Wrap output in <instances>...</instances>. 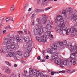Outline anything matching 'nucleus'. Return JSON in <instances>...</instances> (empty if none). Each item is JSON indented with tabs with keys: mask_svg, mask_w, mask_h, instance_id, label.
Listing matches in <instances>:
<instances>
[{
	"mask_svg": "<svg viewBox=\"0 0 77 77\" xmlns=\"http://www.w3.org/2000/svg\"><path fill=\"white\" fill-rule=\"evenodd\" d=\"M76 63H77V62L76 61H74L73 62V65H75Z\"/></svg>",
	"mask_w": 77,
	"mask_h": 77,
	"instance_id": "obj_63",
	"label": "nucleus"
},
{
	"mask_svg": "<svg viewBox=\"0 0 77 77\" xmlns=\"http://www.w3.org/2000/svg\"><path fill=\"white\" fill-rule=\"evenodd\" d=\"M36 21L39 24H42V22H41V21L40 18H38L36 20Z\"/></svg>",
	"mask_w": 77,
	"mask_h": 77,
	"instance_id": "obj_21",
	"label": "nucleus"
},
{
	"mask_svg": "<svg viewBox=\"0 0 77 77\" xmlns=\"http://www.w3.org/2000/svg\"><path fill=\"white\" fill-rule=\"evenodd\" d=\"M61 64L64 65H68V60H66L63 61V63L62 62Z\"/></svg>",
	"mask_w": 77,
	"mask_h": 77,
	"instance_id": "obj_19",
	"label": "nucleus"
},
{
	"mask_svg": "<svg viewBox=\"0 0 77 77\" xmlns=\"http://www.w3.org/2000/svg\"><path fill=\"white\" fill-rule=\"evenodd\" d=\"M75 36V35L74 34H71V36H72V37H74Z\"/></svg>",
	"mask_w": 77,
	"mask_h": 77,
	"instance_id": "obj_59",
	"label": "nucleus"
},
{
	"mask_svg": "<svg viewBox=\"0 0 77 77\" xmlns=\"http://www.w3.org/2000/svg\"><path fill=\"white\" fill-rule=\"evenodd\" d=\"M57 54H54L52 55V60H57Z\"/></svg>",
	"mask_w": 77,
	"mask_h": 77,
	"instance_id": "obj_16",
	"label": "nucleus"
},
{
	"mask_svg": "<svg viewBox=\"0 0 77 77\" xmlns=\"http://www.w3.org/2000/svg\"><path fill=\"white\" fill-rule=\"evenodd\" d=\"M11 53V57H14L15 56H17V53L16 52H10Z\"/></svg>",
	"mask_w": 77,
	"mask_h": 77,
	"instance_id": "obj_17",
	"label": "nucleus"
},
{
	"mask_svg": "<svg viewBox=\"0 0 77 77\" xmlns=\"http://www.w3.org/2000/svg\"><path fill=\"white\" fill-rule=\"evenodd\" d=\"M59 44L61 46H63V45H64L63 42L62 41H60L59 42Z\"/></svg>",
	"mask_w": 77,
	"mask_h": 77,
	"instance_id": "obj_30",
	"label": "nucleus"
},
{
	"mask_svg": "<svg viewBox=\"0 0 77 77\" xmlns=\"http://www.w3.org/2000/svg\"><path fill=\"white\" fill-rule=\"evenodd\" d=\"M14 8H15V5H12L10 8L11 11H13L14 10Z\"/></svg>",
	"mask_w": 77,
	"mask_h": 77,
	"instance_id": "obj_23",
	"label": "nucleus"
},
{
	"mask_svg": "<svg viewBox=\"0 0 77 77\" xmlns=\"http://www.w3.org/2000/svg\"><path fill=\"white\" fill-rule=\"evenodd\" d=\"M17 54L19 56H21L22 55V52H21L18 51L17 52Z\"/></svg>",
	"mask_w": 77,
	"mask_h": 77,
	"instance_id": "obj_33",
	"label": "nucleus"
},
{
	"mask_svg": "<svg viewBox=\"0 0 77 77\" xmlns=\"http://www.w3.org/2000/svg\"><path fill=\"white\" fill-rule=\"evenodd\" d=\"M63 42V45H66V43L67 42L66 41V40H65Z\"/></svg>",
	"mask_w": 77,
	"mask_h": 77,
	"instance_id": "obj_38",
	"label": "nucleus"
},
{
	"mask_svg": "<svg viewBox=\"0 0 77 77\" xmlns=\"http://www.w3.org/2000/svg\"><path fill=\"white\" fill-rule=\"evenodd\" d=\"M75 71V69H74L73 70H72V71H71V73H73V72H74Z\"/></svg>",
	"mask_w": 77,
	"mask_h": 77,
	"instance_id": "obj_46",
	"label": "nucleus"
},
{
	"mask_svg": "<svg viewBox=\"0 0 77 77\" xmlns=\"http://www.w3.org/2000/svg\"><path fill=\"white\" fill-rule=\"evenodd\" d=\"M16 38L17 40V42H19V41H23V39H21V38L20 37L19 35L17 36Z\"/></svg>",
	"mask_w": 77,
	"mask_h": 77,
	"instance_id": "obj_18",
	"label": "nucleus"
},
{
	"mask_svg": "<svg viewBox=\"0 0 77 77\" xmlns=\"http://www.w3.org/2000/svg\"><path fill=\"white\" fill-rule=\"evenodd\" d=\"M72 56H73V55L72 54L70 56L71 59L69 60V61L70 62H72V60L74 59V57H72Z\"/></svg>",
	"mask_w": 77,
	"mask_h": 77,
	"instance_id": "obj_29",
	"label": "nucleus"
},
{
	"mask_svg": "<svg viewBox=\"0 0 77 77\" xmlns=\"http://www.w3.org/2000/svg\"><path fill=\"white\" fill-rule=\"evenodd\" d=\"M6 22L9 21H13L14 20H13V19H11L9 17H7L6 19Z\"/></svg>",
	"mask_w": 77,
	"mask_h": 77,
	"instance_id": "obj_22",
	"label": "nucleus"
},
{
	"mask_svg": "<svg viewBox=\"0 0 77 77\" xmlns=\"http://www.w3.org/2000/svg\"><path fill=\"white\" fill-rule=\"evenodd\" d=\"M35 12H40V9H38L37 10H35Z\"/></svg>",
	"mask_w": 77,
	"mask_h": 77,
	"instance_id": "obj_41",
	"label": "nucleus"
},
{
	"mask_svg": "<svg viewBox=\"0 0 77 77\" xmlns=\"http://www.w3.org/2000/svg\"><path fill=\"white\" fill-rule=\"evenodd\" d=\"M14 57V58L15 59H18V58H17V57H16V56H15L14 57Z\"/></svg>",
	"mask_w": 77,
	"mask_h": 77,
	"instance_id": "obj_61",
	"label": "nucleus"
},
{
	"mask_svg": "<svg viewBox=\"0 0 77 77\" xmlns=\"http://www.w3.org/2000/svg\"><path fill=\"white\" fill-rule=\"evenodd\" d=\"M70 30V32H71V33H74V31L75 32H77V28H71L70 29H69Z\"/></svg>",
	"mask_w": 77,
	"mask_h": 77,
	"instance_id": "obj_9",
	"label": "nucleus"
},
{
	"mask_svg": "<svg viewBox=\"0 0 77 77\" xmlns=\"http://www.w3.org/2000/svg\"><path fill=\"white\" fill-rule=\"evenodd\" d=\"M18 33H19V34H20V33H23V31H18Z\"/></svg>",
	"mask_w": 77,
	"mask_h": 77,
	"instance_id": "obj_49",
	"label": "nucleus"
},
{
	"mask_svg": "<svg viewBox=\"0 0 77 77\" xmlns=\"http://www.w3.org/2000/svg\"><path fill=\"white\" fill-rule=\"evenodd\" d=\"M11 53L10 52V53H9L8 54H6V57H11Z\"/></svg>",
	"mask_w": 77,
	"mask_h": 77,
	"instance_id": "obj_31",
	"label": "nucleus"
},
{
	"mask_svg": "<svg viewBox=\"0 0 77 77\" xmlns=\"http://www.w3.org/2000/svg\"><path fill=\"white\" fill-rule=\"evenodd\" d=\"M24 33H25L27 34V30L26 29H24Z\"/></svg>",
	"mask_w": 77,
	"mask_h": 77,
	"instance_id": "obj_56",
	"label": "nucleus"
},
{
	"mask_svg": "<svg viewBox=\"0 0 77 77\" xmlns=\"http://www.w3.org/2000/svg\"><path fill=\"white\" fill-rule=\"evenodd\" d=\"M65 23L63 21L60 22V24L59 25V26H60L61 28V29L60 30V35H62L63 34V31L65 30Z\"/></svg>",
	"mask_w": 77,
	"mask_h": 77,
	"instance_id": "obj_3",
	"label": "nucleus"
},
{
	"mask_svg": "<svg viewBox=\"0 0 77 77\" xmlns=\"http://www.w3.org/2000/svg\"><path fill=\"white\" fill-rule=\"evenodd\" d=\"M2 53H7L8 51H7V48L5 46H3L2 48Z\"/></svg>",
	"mask_w": 77,
	"mask_h": 77,
	"instance_id": "obj_13",
	"label": "nucleus"
},
{
	"mask_svg": "<svg viewBox=\"0 0 77 77\" xmlns=\"http://www.w3.org/2000/svg\"><path fill=\"white\" fill-rule=\"evenodd\" d=\"M48 51L51 54H52L54 53H55V54H57L58 53H57V49H50V48H49L48 49Z\"/></svg>",
	"mask_w": 77,
	"mask_h": 77,
	"instance_id": "obj_5",
	"label": "nucleus"
},
{
	"mask_svg": "<svg viewBox=\"0 0 77 77\" xmlns=\"http://www.w3.org/2000/svg\"><path fill=\"white\" fill-rule=\"evenodd\" d=\"M41 0H38L37 1V3L38 4H39V3H41Z\"/></svg>",
	"mask_w": 77,
	"mask_h": 77,
	"instance_id": "obj_48",
	"label": "nucleus"
},
{
	"mask_svg": "<svg viewBox=\"0 0 77 77\" xmlns=\"http://www.w3.org/2000/svg\"><path fill=\"white\" fill-rule=\"evenodd\" d=\"M44 10L43 9H42V10H41L40 9V12H44Z\"/></svg>",
	"mask_w": 77,
	"mask_h": 77,
	"instance_id": "obj_62",
	"label": "nucleus"
},
{
	"mask_svg": "<svg viewBox=\"0 0 77 77\" xmlns=\"http://www.w3.org/2000/svg\"><path fill=\"white\" fill-rule=\"evenodd\" d=\"M42 17L44 18H46V17L47 16H46V15H43Z\"/></svg>",
	"mask_w": 77,
	"mask_h": 77,
	"instance_id": "obj_51",
	"label": "nucleus"
},
{
	"mask_svg": "<svg viewBox=\"0 0 77 77\" xmlns=\"http://www.w3.org/2000/svg\"><path fill=\"white\" fill-rule=\"evenodd\" d=\"M7 67H3L2 68V69L3 70H4V69H5L6 70V68H7Z\"/></svg>",
	"mask_w": 77,
	"mask_h": 77,
	"instance_id": "obj_44",
	"label": "nucleus"
},
{
	"mask_svg": "<svg viewBox=\"0 0 77 77\" xmlns=\"http://www.w3.org/2000/svg\"><path fill=\"white\" fill-rule=\"evenodd\" d=\"M51 38H53V35H51V37L50 38V39H51Z\"/></svg>",
	"mask_w": 77,
	"mask_h": 77,
	"instance_id": "obj_60",
	"label": "nucleus"
},
{
	"mask_svg": "<svg viewBox=\"0 0 77 77\" xmlns=\"http://www.w3.org/2000/svg\"><path fill=\"white\" fill-rule=\"evenodd\" d=\"M60 29H57L56 30V31L58 33V32H59V31H60Z\"/></svg>",
	"mask_w": 77,
	"mask_h": 77,
	"instance_id": "obj_52",
	"label": "nucleus"
},
{
	"mask_svg": "<svg viewBox=\"0 0 77 77\" xmlns=\"http://www.w3.org/2000/svg\"><path fill=\"white\" fill-rule=\"evenodd\" d=\"M36 39L37 41H39L40 42L41 41L40 38L38 37H36Z\"/></svg>",
	"mask_w": 77,
	"mask_h": 77,
	"instance_id": "obj_35",
	"label": "nucleus"
},
{
	"mask_svg": "<svg viewBox=\"0 0 77 77\" xmlns=\"http://www.w3.org/2000/svg\"><path fill=\"white\" fill-rule=\"evenodd\" d=\"M28 33L29 35V36H31V33H30V32L29 31H28Z\"/></svg>",
	"mask_w": 77,
	"mask_h": 77,
	"instance_id": "obj_54",
	"label": "nucleus"
},
{
	"mask_svg": "<svg viewBox=\"0 0 77 77\" xmlns=\"http://www.w3.org/2000/svg\"><path fill=\"white\" fill-rule=\"evenodd\" d=\"M39 71H37L35 69L29 71V75H33L36 74V76L38 77L39 75Z\"/></svg>",
	"mask_w": 77,
	"mask_h": 77,
	"instance_id": "obj_4",
	"label": "nucleus"
},
{
	"mask_svg": "<svg viewBox=\"0 0 77 77\" xmlns=\"http://www.w3.org/2000/svg\"><path fill=\"white\" fill-rule=\"evenodd\" d=\"M51 8H52L51 7H48L45 9V11H47V10H48V9H51Z\"/></svg>",
	"mask_w": 77,
	"mask_h": 77,
	"instance_id": "obj_43",
	"label": "nucleus"
},
{
	"mask_svg": "<svg viewBox=\"0 0 77 77\" xmlns=\"http://www.w3.org/2000/svg\"><path fill=\"white\" fill-rule=\"evenodd\" d=\"M48 21H49V23H50V24H52V23H53V22H52V21H50V20H48Z\"/></svg>",
	"mask_w": 77,
	"mask_h": 77,
	"instance_id": "obj_50",
	"label": "nucleus"
},
{
	"mask_svg": "<svg viewBox=\"0 0 77 77\" xmlns=\"http://www.w3.org/2000/svg\"><path fill=\"white\" fill-rule=\"evenodd\" d=\"M6 30H4L3 31V34H5V33H6Z\"/></svg>",
	"mask_w": 77,
	"mask_h": 77,
	"instance_id": "obj_53",
	"label": "nucleus"
},
{
	"mask_svg": "<svg viewBox=\"0 0 77 77\" xmlns=\"http://www.w3.org/2000/svg\"><path fill=\"white\" fill-rule=\"evenodd\" d=\"M31 50L32 48H31V47L30 46H29L26 48L25 50L28 53H30Z\"/></svg>",
	"mask_w": 77,
	"mask_h": 77,
	"instance_id": "obj_15",
	"label": "nucleus"
},
{
	"mask_svg": "<svg viewBox=\"0 0 77 77\" xmlns=\"http://www.w3.org/2000/svg\"><path fill=\"white\" fill-rule=\"evenodd\" d=\"M66 10L67 12H69V14H70V15L72 14V13H73V11L72 10H71V8L68 7L66 9Z\"/></svg>",
	"mask_w": 77,
	"mask_h": 77,
	"instance_id": "obj_11",
	"label": "nucleus"
},
{
	"mask_svg": "<svg viewBox=\"0 0 77 77\" xmlns=\"http://www.w3.org/2000/svg\"><path fill=\"white\" fill-rule=\"evenodd\" d=\"M57 73L56 72H51V74L52 75H54V74H56Z\"/></svg>",
	"mask_w": 77,
	"mask_h": 77,
	"instance_id": "obj_42",
	"label": "nucleus"
},
{
	"mask_svg": "<svg viewBox=\"0 0 77 77\" xmlns=\"http://www.w3.org/2000/svg\"><path fill=\"white\" fill-rule=\"evenodd\" d=\"M62 65H63V64H60V66L61 68H63L64 67V66Z\"/></svg>",
	"mask_w": 77,
	"mask_h": 77,
	"instance_id": "obj_55",
	"label": "nucleus"
},
{
	"mask_svg": "<svg viewBox=\"0 0 77 77\" xmlns=\"http://www.w3.org/2000/svg\"><path fill=\"white\" fill-rule=\"evenodd\" d=\"M21 62L22 63H25V62H24V60H22L21 61Z\"/></svg>",
	"mask_w": 77,
	"mask_h": 77,
	"instance_id": "obj_57",
	"label": "nucleus"
},
{
	"mask_svg": "<svg viewBox=\"0 0 77 77\" xmlns=\"http://www.w3.org/2000/svg\"><path fill=\"white\" fill-rule=\"evenodd\" d=\"M20 73H19L18 74V77H20Z\"/></svg>",
	"mask_w": 77,
	"mask_h": 77,
	"instance_id": "obj_64",
	"label": "nucleus"
},
{
	"mask_svg": "<svg viewBox=\"0 0 77 77\" xmlns=\"http://www.w3.org/2000/svg\"><path fill=\"white\" fill-rule=\"evenodd\" d=\"M11 75H12L13 77H16V76H17L16 74L14 72Z\"/></svg>",
	"mask_w": 77,
	"mask_h": 77,
	"instance_id": "obj_36",
	"label": "nucleus"
},
{
	"mask_svg": "<svg viewBox=\"0 0 77 77\" xmlns=\"http://www.w3.org/2000/svg\"><path fill=\"white\" fill-rule=\"evenodd\" d=\"M5 72L7 74H9L11 73V70L9 68L7 67L5 70Z\"/></svg>",
	"mask_w": 77,
	"mask_h": 77,
	"instance_id": "obj_14",
	"label": "nucleus"
},
{
	"mask_svg": "<svg viewBox=\"0 0 77 77\" xmlns=\"http://www.w3.org/2000/svg\"><path fill=\"white\" fill-rule=\"evenodd\" d=\"M72 42H70L69 43V46H72Z\"/></svg>",
	"mask_w": 77,
	"mask_h": 77,
	"instance_id": "obj_40",
	"label": "nucleus"
},
{
	"mask_svg": "<svg viewBox=\"0 0 77 77\" xmlns=\"http://www.w3.org/2000/svg\"><path fill=\"white\" fill-rule=\"evenodd\" d=\"M72 54L74 57L76 56V57H77V50L76 51L75 53H72Z\"/></svg>",
	"mask_w": 77,
	"mask_h": 77,
	"instance_id": "obj_27",
	"label": "nucleus"
},
{
	"mask_svg": "<svg viewBox=\"0 0 77 77\" xmlns=\"http://www.w3.org/2000/svg\"><path fill=\"white\" fill-rule=\"evenodd\" d=\"M37 58L38 60H40L41 59V57L39 56H38Z\"/></svg>",
	"mask_w": 77,
	"mask_h": 77,
	"instance_id": "obj_47",
	"label": "nucleus"
},
{
	"mask_svg": "<svg viewBox=\"0 0 77 77\" xmlns=\"http://www.w3.org/2000/svg\"><path fill=\"white\" fill-rule=\"evenodd\" d=\"M47 19H45V20H42L41 21V22H42V23H43V24H45V23H47Z\"/></svg>",
	"mask_w": 77,
	"mask_h": 77,
	"instance_id": "obj_26",
	"label": "nucleus"
},
{
	"mask_svg": "<svg viewBox=\"0 0 77 77\" xmlns=\"http://www.w3.org/2000/svg\"><path fill=\"white\" fill-rule=\"evenodd\" d=\"M35 14H33L31 17V20L33 19V18H34V17H35Z\"/></svg>",
	"mask_w": 77,
	"mask_h": 77,
	"instance_id": "obj_37",
	"label": "nucleus"
},
{
	"mask_svg": "<svg viewBox=\"0 0 77 77\" xmlns=\"http://www.w3.org/2000/svg\"><path fill=\"white\" fill-rule=\"evenodd\" d=\"M55 63L57 65H61L62 64V62H61V59L57 58V60H55Z\"/></svg>",
	"mask_w": 77,
	"mask_h": 77,
	"instance_id": "obj_7",
	"label": "nucleus"
},
{
	"mask_svg": "<svg viewBox=\"0 0 77 77\" xmlns=\"http://www.w3.org/2000/svg\"><path fill=\"white\" fill-rule=\"evenodd\" d=\"M38 28L37 29H35L34 34L35 35H41V34L42 33V31H41V29L43 32H47V29H49L50 30H51L52 29V26L49 24H48L46 28H44L43 25L41 24L38 25Z\"/></svg>",
	"mask_w": 77,
	"mask_h": 77,
	"instance_id": "obj_2",
	"label": "nucleus"
},
{
	"mask_svg": "<svg viewBox=\"0 0 77 77\" xmlns=\"http://www.w3.org/2000/svg\"><path fill=\"white\" fill-rule=\"evenodd\" d=\"M70 50L71 52H72V51H75V47L74 46H71L70 48Z\"/></svg>",
	"mask_w": 77,
	"mask_h": 77,
	"instance_id": "obj_24",
	"label": "nucleus"
},
{
	"mask_svg": "<svg viewBox=\"0 0 77 77\" xmlns=\"http://www.w3.org/2000/svg\"><path fill=\"white\" fill-rule=\"evenodd\" d=\"M5 63L6 64H7V65H8V66H11V64L8 61H5Z\"/></svg>",
	"mask_w": 77,
	"mask_h": 77,
	"instance_id": "obj_32",
	"label": "nucleus"
},
{
	"mask_svg": "<svg viewBox=\"0 0 77 77\" xmlns=\"http://www.w3.org/2000/svg\"><path fill=\"white\" fill-rule=\"evenodd\" d=\"M41 41L42 42H47V39H46V37L45 38L44 36L41 37Z\"/></svg>",
	"mask_w": 77,
	"mask_h": 77,
	"instance_id": "obj_10",
	"label": "nucleus"
},
{
	"mask_svg": "<svg viewBox=\"0 0 77 77\" xmlns=\"http://www.w3.org/2000/svg\"><path fill=\"white\" fill-rule=\"evenodd\" d=\"M39 76L40 75V77H44V74L42 73V71H39Z\"/></svg>",
	"mask_w": 77,
	"mask_h": 77,
	"instance_id": "obj_20",
	"label": "nucleus"
},
{
	"mask_svg": "<svg viewBox=\"0 0 77 77\" xmlns=\"http://www.w3.org/2000/svg\"><path fill=\"white\" fill-rule=\"evenodd\" d=\"M49 57V56L48 55H47L46 56V58L47 59H48Z\"/></svg>",
	"mask_w": 77,
	"mask_h": 77,
	"instance_id": "obj_58",
	"label": "nucleus"
},
{
	"mask_svg": "<svg viewBox=\"0 0 77 77\" xmlns=\"http://www.w3.org/2000/svg\"><path fill=\"white\" fill-rule=\"evenodd\" d=\"M24 40L27 43H28V42H30V41H32V39L30 38H29V37H26L24 38Z\"/></svg>",
	"mask_w": 77,
	"mask_h": 77,
	"instance_id": "obj_8",
	"label": "nucleus"
},
{
	"mask_svg": "<svg viewBox=\"0 0 77 77\" xmlns=\"http://www.w3.org/2000/svg\"><path fill=\"white\" fill-rule=\"evenodd\" d=\"M57 73H65V71L63 70L62 71H59L57 72Z\"/></svg>",
	"mask_w": 77,
	"mask_h": 77,
	"instance_id": "obj_34",
	"label": "nucleus"
},
{
	"mask_svg": "<svg viewBox=\"0 0 77 77\" xmlns=\"http://www.w3.org/2000/svg\"><path fill=\"white\" fill-rule=\"evenodd\" d=\"M29 53L27 52H25L24 54V57H28L29 56Z\"/></svg>",
	"mask_w": 77,
	"mask_h": 77,
	"instance_id": "obj_25",
	"label": "nucleus"
},
{
	"mask_svg": "<svg viewBox=\"0 0 77 77\" xmlns=\"http://www.w3.org/2000/svg\"><path fill=\"white\" fill-rule=\"evenodd\" d=\"M51 48L52 49H56L57 48V44L56 43H54L51 45Z\"/></svg>",
	"mask_w": 77,
	"mask_h": 77,
	"instance_id": "obj_12",
	"label": "nucleus"
},
{
	"mask_svg": "<svg viewBox=\"0 0 77 77\" xmlns=\"http://www.w3.org/2000/svg\"><path fill=\"white\" fill-rule=\"evenodd\" d=\"M5 29L6 30H8V29H11V28L10 27V26H8L5 27Z\"/></svg>",
	"mask_w": 77,
	"mask_h": 77,
	"instance_id": "obj_28",
	"label": "nucleus"
},
{
	"mask_svg": "<svg viewBox=\"0 0 77 77\" xmlns=\"http://www.w3.org/2000/svg\"><path fill=\"white\" fill-rule=\"evenodd\" d=\"M66 13V10H64L62 11L63 14H65Z\"/></svg>",
	"mask_w": 77,
	"mask_h": 77,
	"instance_id": "obj_45",
	"label": "nucleus"
},
{
	"mask_svg": "<svg viewBox=\"0 0 77 77\" xmlns=\"http://www.w3.org/2000/svg\"><path fill=\"white\" fill-rule=\"evenodd\" d=\"M15 41V38L14 37H10L9 39L6 38L4 41V44L6 46L7 49L10 48L14 49L18 48V46L14 43Z\"/></svg>",
	"mask_w": 77,
	"mask_h": 77,
	"instance_id": "obj_1",
	"label": "nucleus"
},
{
	"mask_svg": "<svg viewBox=\"0 0 77 77\" xmlns=\"http://www.w3.org/2000/svg\"><path fill=\"white\" fill-rule=\"evenodd\" d=\"M28 8V5H26L24 7V10L25 11V10H26V9H27Z\"/></svg>",
	"mask_w": 77,
	"mask_h": 77,
	"instance_id": "obj_39",
	"label": "nucleus"
},
{
	"mask_svg": "<svg viewBox=\"0 0 77 77\" xmlns=\"http://www.w3.org/2000/svg\"><path fill=\"white\" fill-rule=\"evenodd\" d=\"M62 20V17H61V16L60 15H59L57 17L55 20V21H56V22L55 23V24L57 26L58 25V23H59V22L60 21H61V20Z\"/></svg>",
	"mask_w": 77,
	"mask_h": 77,
	"instance_id": "obj_6",
	"label": "nucleus"
}]
</instances>
